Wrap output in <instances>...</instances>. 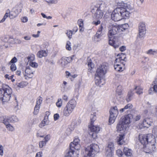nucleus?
Here are the masks:
<instances>
[{
	"label": "nucleus",
	"instance_id": "30",
	"mask_svg": "<svg viewBox=\"0 0 157 157\" xmlns=\"http://www.w3.org/2000/svg\"><path fill=\"white\" fill-rule=\"evenodd\" d=\"M124 134L119 135L117 136V140L119 144L122 145L125 143V142L124 141Z\"/></svg>",
	"mask_w": 157,
	"mask_h": 157
},
{
	"label": "nucleus",
	"instance_id": "39",
	"mask_svg": "<svg viewBox=\"0 0 157 157\" xmlns=\"http://www.w3.org/2000/svg\"><path fill=\"white\" fill-rule=\"evenodd\" d=\"M36 151V150L34 146L31 145L28 146L27 150L28 154H31L33 152Z\"/></svg>",
	"mask_w": 157,
	"mask_h": 157
},
{
	"label": "nucleus",
	"instance_id": "1",
	"mask_svg": "<svg viewBox=\"0 0 157 157\" xmlns=\"http://www.w3.org/2000/svg\"><path fill=\"white\" fill-rule=\"evenodd\" d=\"M12 90L8 85L2 84V88L0 89V100L3 102L9 101L11 97Z\"/></svg>",
	"mask_w": 157,
	"mask_h": 157
},
{
	"label": "nucleus",
	"instance_id": "21",
	"mask_svg": "<svg viewBox=\"0 0 157 157\" xmlns=\"http://www.w3.org/2000/svg\"><path fill=\"white\" fill-rule=\"evenodd\" d=\"M48 50L47 49H41L36 54V56L40 58L43 57H45L48 56Z\"/></svg>",
	"mask_w": 157,
	"mask_h": 157
},
{
	"label": "nucleus",
	"instance_id": "20",
	"mask_svg": "<svg viewBox=\"0 0 157 157\" xmlns=\"http://www.w3.org/2000/svg\"><path fill=\"white\" fill-rule=\"evenodd\" d=\"M127 127L126 125H125L120 121L119 124L117 125V128L118 131L123 133L125 131Z\"/></svg>",
	"mask_w": 157,
	"mask_h": 157
},
{
	"label": "nucleus",
	"instance_id": "9",
	"mask_svg": "<svg viewBox=\"0 0 157 157\" xmlns=\"http://www.w3.org/2000/svg\"><path fill=\"white\" fill-rule=\"evenodd\" d=\"M152 123V120L151 118H146L143 120L142 123L139 124L137 128L139 129H142L144 127L148 128L151 125Z\"/></svg>",
	"mask_w": 157,
	"mask_h": 157
},
{
	"label": "nucleus",
	"instance_id": "31",
	"mask_svg": "<svg viewBox=\"0 0 157 157\" xmlns=\"http://www.w3.org/2000/svg\"><path fill=\"white\" fill-rule=\"evenodd\" d=\"M22 9V5L21 4H17L13 9V10L14 13L17 14L18 15L21 12Z\"/></svg>",
	"mask_w": 157,
	"mask_h": 157
},
{
	"label": "nucleus",
	"instance_id": "61",
	"mask_svg": "<svg viewBox=\"0 0 157 157\" xmlns=\"http://www.w3.org/2000/svg\"><path fill=\"white\" fill-rule=\"evenodd\" d=\"M124 109H132L133 107L132 105L130 103H129L126 105L124 106Z\"/></svg>",
	"mask_w": 157,
	"mask_h": 157
},
{
	"label": "nucleus",
	"instance_id": "59",
	"mask_svg": "<svg viewBox=\"0 0 157 157\" xmlns=\"http://www.w3.org/2000/svg\"><path fill=\"white\" fill-rule=\"evenodd\" d=\"M77 23L79 28L83 26V21L82 19H79Z\"/></svg>",
	"mask_w": 157,
	"mask_h": 157
},
{
	"label": "nucleus",
	"instance_id": "41",
	"mask_svg": "<svg viewBox=\"0 0 157 157\" xmlns=\"http://www.w3.org/2000/svg\"><path fill=\"white\" fill-rule=\"evenodd\" d=\"M122 90L123 88L122 86H118L116 90L117 94L119 96H122L123 94Z\"/></svg>",
	"mask_w": 157,
	"mask_h": 157
},
{
	"label": "nucleus",
	"instance_id": "24",
	"mask_svg": "<svg viewBox=\"0 0 157 157\" xmlns=\"http://www.w3.org/2000/svg\"><path fill=\"white\" fill-rule=\"evenodd\" d=\"M126 8L121 9L119 8L120 10V13L122 19L125 18L126 17H128L129 16V12L126 10Z\"/></svg>",
	"mask_w": 157,
	"mask_h": 157
},
{
	"label": "nucleus",
	"instance_id": "57",
	"mask_svg": "<svg viewBox=\"0 0 157 157\" xmlns=\"http://www.w3.org/2000/svg\"><path fill=\"white\" fill-rule=\"evenodd\" d=\"M116 154L119 157H123L124 155L122 153V151L120 149H118L117 150Z\"/></svg>",
	"mask_w": 157,
	"mask_h": 157
},
{
	"label": "nucleus",
	"instance_id": "4",
	"mask_svg": "<svg viewBox=\"0 0 157 157\" xmlns=\"http://www.w3.org/2000/svg\"><path fill=\"white\" fill-rule=\"evenodd\" d=\"M119 26L116 24H110L108 28V36L109 38H112L116 34L120 32Z\"/></svg>",
	"mask_w": 157,
	"mask_h": 157
},
{
	"label": "nucleus",
	"instance_id": "37",
	"mask_svg": "<svg viewBox=\"0 0 157 157\" xmlns=\"http://www.w3.org/2000/svg\"><path fill=\"white\" fill-rule=\"evenodd\" d=\"M147 135V144L148 143L151 144V143L152 141L154 142V136H153L151 134H148Z\"/></svg>",
	"mask_w": 157,
	"mask_h": 157
},
{
	"label": "nucleus",
	"instance_id": "51",
	"mask_svg": "<svg viewBox=\"0 0 157 157\" xmlns=\"http://www.w3.org/2000/svg\"><path fill=\"white\" fill-rule=\"evenodd\" d=\"M147 54L149 55H155L157 54V50H154L151 49L147 51Z\"/></svg>",
	"mask_w": 157,
	"mask_h": 157
},
{
	"label": "nucleus",
	"instance_id": "25",
	"mask_svg": "<svg viewBox=\"0 0 157 157\" xmlns=\"http://www.w3.org/2000/svg\"><path fill=\"white\" fill-rule=\"evenodd\" d=\"M49 123L50 121L48 120V116H46L44 117V119L41 123L39 124V127L42 128L45 126L49 125Z\"/></svg>",
	"mask_w": 157,
	"mask_h": 157
},
{
	"label": "nucleus",
	"instance_id": "64",
	"mask_svg": "<svg viewBox=\"0 0 157 157\" xmlns=\"http://www.w3.org/2000/svg\"><path fill=\"white\" fill-rule=\"evenodd\" d=\"M91 60L90 59L88 60V65L89 67L92 68L94 66L93 64L91 63Z\"/></svg>",
	"mask_w": 157,
	"mask_h": 157
},
{
	"label": "nucleus",
	"instance_id": "11",
	"mask_svg": "<svg viewBox=\"0 0 157 157\" xmlns=\"http://www.w3.org/2000/svg\"><path fill=\"white\" fill-rule=\"evenodd\" d=\"M132 115L131 114H129L127 115L122 117L120 121L128 126V124L132 121Z\"/></svg>",
	"mask_w": 157,
	"mask_h": 157
},
{
	"label": "nucleus",
	"instance_id": "50",
	"mask_svg": "<svg viewBox=\"0 0 157 157\" xmlns=\"http://www.w3.org/2000/svg\"><path fill=\"white\" fill-rule=\"evenodd\" d=\"M135 89L137 90L136 92L137 94H140L143 93V89L140 87H136Z\"/></svg>",
	"mask_w": 157,
	"mask_h": 157
},
{
	"label": "nucleus",
	"instance_id": "52",
	"mask_svg": "<svg viewBox=\"0 0 157 157\" xmlns=\"http://www.w3.org/2000/svg\"><path fill=\"white\" fill-rule=\"evenodd\" d=\"M43 101V98L41 97H39L37 99L36 104V105L40 106V105L42 103Z\"/></svg>",
	"mask_w": 157,
	"mask_h": 157
},
{
	"label": "nucleus",
	"instance_id": "60",
	"mask_svg": "<svg viewBox=\"0 0 157 157\" xmlns=\"http://www.w3.org/2000/svg\"><path fill=\"white\" fill-rule=\"evenodd\" d=\"M16 67L15 64L12 63L11 65L10 69L11 71H14L16 70Z\"/></svg>",
	"mask_w": 157,
	"mask_h": 157
},
{
	"label": "nucleus",
	"instance_id": "14",
	"mask_svg": "<svg viewBox=\"0 0 157 157\" xmlns=\"http://www.w3.org/2000/svg\"><path fill=\"white\" fill-rule=\"evenodd\" d=\"M117 8H120L121 9L127 8L130 10H132V8L130 2L125 3L123 1H119L117 3Z\"/></svg>",
	"mask_w": 157,
	"mask_h": 157
},
{
	"label": "nucleus",
	"instance_id": "43",
	"mask_svg": "<svg viewBox=\"0 0 157 157\" xmlns=\"http://www.w3.org/2000/svg\"><path fill=\"white\" fill-rule=\"evenodd\" d=\"M7 12L9 13V17L11 19H13L15 18L18 15L17 14L14 13L13 10L10 12L9 11H7Z\"/></svg>",
	"mask_w": 157,
	"mask_h": 157
},
{
	"label": "nucleus",
	"instance_id": "7",
	"mask_svg": "<svg viewBox=\"0 0 157 157\" xmlns=\"http://www.w3.org/2000/svg\"><path fill=\"white\" fill-rule=\"evenodd\" d=\"M34 71H35L33 69H32L29 66H27L26 67L24 74L25 79L28 80L33 78L34 76Z\"/></svg>",
	"mask_w": 157,
	"mask_h": 157
},
{
	"label": "nucleus",
	"instance_id": "13",
	"mask_svg": "<svg viewBox=\"0 0 157 157\" xmlns=\"http://www.w3.org/2000/svg\"><path fill=\"white\" fill-rule=\"evenodd\" d=\"M70 146L71 148H73L76 150H79L81 146L79 139L78 137L75 138L73 142L70 143Z\"/></svg>",
	"mask_w": 157,
	"mask_h": 157
},
{
	"label": "nucleus",
	"instance_id": "8",
	"mask_svg": "<svg viewBox=\"0 0 157 157\" xmlns=\"http://www.w3.org/2000/svg\"><path fill=\"white\" fill-rule=\"evenodd\" d=\"M119 8H116L113 11L111 15L112 19L115 21H118L122 19Z\"/></svg>",
	"mask_w": 157,
	"mask_h": 157
},
{
	"label": "nucleus",
	"instance_id": "12",
	"mask_svg": "<svg viewBox=\"0 0 157 157\" xmlns=\"http://www.w3.org/2000/svg\"><path fill=\"white\" fill-rule=\"evenodd\" d=\"M139 36L140 38L143 37L146 33V29L145 23L140 22L139 24Z\"/></svg>",
	"mask_w": 157,
	"mask_h": 157
},
{
	"label": "nucleus",
	"instance_id": "35",
	"mask_svg": "<svg viewBox=\"0 0 157 157\" xmlns=\"http://www.w3.org/2000/svg\"><path fill=\"white\" fill-rule=\"evenodd\" d=\"M109 44L113 46L116 48H117L119 46V44L115 42L114 39H111V38H109Z\"/></svg>",
	"mask_w": 157,
	"mask_h": 157
},
{
	"label": "nucleus",
	"instance_id": "63",
	"mask_svg": "<svg viewBox=\"0 0 157 157\" xmlns=\"http://www.w3.org/2000/svg\"><path fill=\"white\" fill-rule=\"evenodd\" d=\"M17 58L14 57L10 61L9 63V64H10L11 63H16L17 62Z\"/></svg>",
	"mask_w": 157,
	"mask_h": 157
},
{
	"label": "nucleus",
	"instance_id": "44",
	"mask_svg": "<svg viewBox=\"0 0 157 157\" xmlns=\"http://www.w3.org/2000/svg\"><path fill=\"white\" fill-rule=\"evenodd\" d=\"M29 64L30 67H31L34 68H36L38 67V64L37 63L33 61H30L29 62Z\"/></svg>",
	"mask_w": 157,
	"mask_h": 157
},
{
	"label": "nucleus",
	"instance_id": "29",
	"mask_svg": "<svg viewBox=\"0 0 157 157\" xmlns=\"http://www.w3.org/2000/svg\"><path fill=\"white\" fill-rule=\"evenodd\" d=\"M147 135L140 134L139 135V140L143 145L147 144Z\"/></svg>",
	"mask_w": 157,
	"mask_h": 157
},
{
	"label": "nucleus",
	"instance_id": "3",
	"mask_svg": "<svg viewBox=\"0 0 157 157\" xmlns=\"http://www.w3.org/2000/svg\"><path fill=\"white\" fill-rule=\"evenodd\" d=\"M98 146L95 144H92L85 148L86 156L84 157H93L95 154L98 151Z\"/></svg>",
	"mask_w": 157,
	"mask_h": 157
},
{
	"label": "nucleus",
	"instance_id": "10",
	"mask_svg": "<svg viewBox=\"0 0 157 157\" xmlns=\"http://www.w3.org/2000/svg\"><path fill=\"white\" fill-rule=\"evenodd\" d=\"M89 128H90V130L91 132H93L95 133L91 134L90 135L91 136V137L94 139H95L97 136V133H98L100 130V128L98 126H94L93 125V124H90L89 126Z\"/></svg>",
	"mask_w": 157,
	"mask_h": 157
},
{
	"label": "nucleus",
	"instance_id": "42",
	"mask_svg": "<svg viewBox=\"0 0 157 157\" xmlns=\"http://www.w3.org/2000/svg\"><path fill=\"white\" fill-rule=\"evenodd\" d=\"M5 126L7 130L9 131L12 132L15 130L14 127L10 124V123L7 124Z\"/></svg>",
	"mask_w": 157,
	"mask_h": 157
},
{
	"label": "nucleus",
	"instance_id": "18",
	"mask_svg": "<svg viewBox=\"0 0 157 157\" xmlns=\"http://www.w3.org/2000/svg\"><path fill=\"white\" fill-rule=\"evenodd\" d=\"M51 136L50 135H47L44 137L43 140L39 142V146L40 148H42L45 146L47 143L50 140Z\"/></svg>",
	"mask_w": 157,
	"mask_h": 157
},
{
	"label": "nucleus",
	"instance_id": "62",
	"mask_svg": "<svg viewBox=\"0 0 157 157\" xmlns=\"http://www.w3.org/2000/svg\"><path fill=\"white\" fill-rule=\"evenodd\" d=\"M4 147L1 145H0V155L3 156L4 154Z\"/></svg>",
	"mask_w": 157,
	"mask_h": 157
},
{
	"label": "nucleus",
	"instance_id": "48",
	"mask_svg": "<svg viewBox=\"0 0 157 157\" xmlns=\"http://www.w3.org/2000/svg\"><path fill=\"white\" fill-rule=\"evenodd\" d=\"M71 43L70 41L68 40L66 41L65 48L68 51H71Z\"/></svg>",
	"mask_w": 157,
	"mask_h": 157
},
{
	"label": "nucleus",
	"instance_id": "19",
	"mask_svg": "<svg viewBox=\"0 0 157 157\" xmlns=\"http://www.w3.org/2000/svg\"><path fill=\"white\" fill-rule=\"evenodd\" d=\"M91 12L93 13H94V17L96 19H99L102 18L103 13L102 11L99 9L97 8L96 10V12H94V9H93Z\"/></svg>",
	"mask_w": 157,
	"mask_h": 157
},
{
	"label": "nucleus",
	"instance_id": "28",
	"mask_svg": "<svg viewBox=\"0 0 157 157\" xmlns=\"http://www.w3.org/2000/svg\"><path fill=\"white\" fill-rule=\"evenodd\" d=\"M104 78H100L98 76H95V83L96 85L101 86L105 83V81L103 79Z\"/></svg>",
	"mask_w": 157,
	"mask_h": 157
},
{
	"label": "nucleus",
	"instance_id": "17",
	"mask_svg": "<svg viewBox=\"0 0 157 157\" xmlns=\"http://www.w3.org/2000/svg\"><path fill=\"white\" fill-rule=\"evenodd\" d=\"M155 146L154 144L148 143L145 145L144 151L147 153H151L155 149Z\"/></svg>",
	"mask_w": 157,
	"mask_h": 157
},
{
	"label": "nucleus",
	"instance_id": "15",
	"mask_svg": "<svg viewBox=\"0 0 157 157\" xmlns=\"http://www.w3.org/2000/svg\"><path fill=\"white\" fill-rule=\"evenodd\" d=\"M114 150V144L113 142H109L107 146L105 148L106 154L108 155L111 157Z\"/></svg>",
	"mask_w": 157,
	"mask_h": 157
},
{
	"label": "nucleus",
	"instance_id": "34",
	"mask_svg": "<svg viewBox=\"0 0 157 157\" xmlns=\"http://www.w3.org/2000/svg\"><path fill=\"white\" fill-rule=\"evenodd\" d=\"M8 116H2L0 117V122L3 123L5 125L9 123Z\"/></svg>",
	"mask_w": 157,
	"mask_h": 157
},
{
	"label": "nucleus",
	"instance_id": "33",
	"mask_svg": "<svg viewBox=\"0 0 157 157\" xmlns=\"http://www.w3.org/2000/svg\"><path fill=\"white\" fill-rule=\"evenodd\" d=\"M9 123H15L18 122L19 121L18 118L15 115L8 116Z\"/></svg>",
	"mask_w": 157,
	"mask_h": 157
},
{
	"label": "nucleus",
	"instance_id": "56",
	"mask_svg": "<svg viewBox=\"0 0 157 157\" xmlns=\"http://www.w3.org/2000/svg\"><path fill=\"white\" fill-rule=\"evenodd\" d=\"M9 15V13L7 12L5 14L3 18L0 21V23H3L4 22L6 19L8 17Z\"/></svg>",
	"mask_w": 157,
	"mask_h": 157
},
{
	"label": "nucleus",
	"instance_id": "6",
	"mask_svg": "<svg viewBox=\"0 0 157 157\" xmlns=\"http://www.w3.org/2000/svg\"><path fill=\"white\" fill-rule=\"evenodd\" d=\"M109 113L110 116L109 119V123L110 124H111L114 123L118 114V111L117 107L115 106L111 108L110 109Z\"/></svg>",
	"mask_w": 157,
	"mask_h": 157
},
{
	"label": "nucleus",
	"instance_id": "45",
	"mask_svg": "<svg viewBox=\"0 0 157 157\" xmlns=\"http://www.w3.org/2000/svg\"><path fill=\"white\" fill-rule=\"evenodd\" d=\"M133 116L132 121H137L139 120L141 118V116L139 115H136L135 114H131Z\"/></svg>",
	"mask_w": 157,
	"mask_h": 157
},
{
	"label": "nucleus",
	"instance_id": "36",
	"mask_svg": "<svg viewBox=\"0 0 157 157\" xmlns=\"http://www.w3.org/2000/svg\"><path fill=\"white\" fill-rule=\"evenodd\" d=\"M72 113L67 107L65 106L63 111V115L66 117L69 116Z\"/></svg>",
	"mask_w": 157,
	"mask_h": 157
},
{
	"label": "nucleus",
	"instance_id": "53",
	"mask_svg": "<svg viewBox=\"0 0 157 157\" xmlns=\"http://www.w3.org/2000/svg\"><path fill=\"white\" fill-rule=\"evenodd\" d=\"M40 108V106H39L35 105L34 108V111L33 112L34 115H36L38 113Z\"/></svg>",
	"mask_w": 157,
	"mask_h": 157
},
{
	"label": "nucleus",
	"instance_id": "46",
	"mask_svg": "<svg viewBox=\"0 0 157 157\" xmlns=\"http://www.w3.org/2000/svg\"><path fill=\"white\" fill-rule=\"evenodd\" d=\"M65 34L69 39H71L72 38V35L73 34L72 31L70 30H67Z\"/></svg>",
	"mask_w": 157,
	"mask_h": 157
},
{
	"label": "nucleus",
	"instance_id": "5",
	"mask_svg": "<svg viewBox=\"0 0 157 157\" xmlns=\"http://www.w3.org/2000/svg\"><path fill=\"white\" fill-rule=\"evenodd\" d=\"M108 69L107 64L105 63H103L97 68L95 76L100 78H104L107 72Z\"/></svg>",
	"mask_w": 157,
	"mask_h": 157
},
{
	"label": "nucleus",
	"instance_id": "40",
	"mask_svg": "<svg viewBox=\"0 0 157 157\" xmlns=\"http://www.w3.org/2000/svg\"><path fill=\"white\" fill-rule=\"evenodd\" d=\"M119 26L120 32L125 30L127 29L129 27V25L127 24H122L120 25H119Z\"/></svg>",
	"mask_w": 157,
	"mask_h": 157
},
{
	"label": "nucleus",
	"instance_id": "32",
	"mask_svg": "<svg viewBox=\"0 0 157 157\" xmlns=\"http://www.w3.org/2000/svg\"><path fill=\"white\" fill-rule=\"evenodd\" d=\"M123 154L127 157H131L132 155V151L127 147H124L123 150Z\"/></svg>",
	"mask_w": 157,
	"mask_h": 157
},
{
	"label": "nucleus",
	"instance_id": "49",
	"mask_svg": "<svg viewBox=\"0 0 157 157\" xmlns=\"http://www.w3.org/2000/svg\"><path fill=\"white\" fill-rule=\"evenodd\" d=\"M63 101L62 99L60 98L58 99L56 103V106L58 108H60L62 105Z\"/></svg>",
	"mask_w": 157,
	"mask_h": 157
},
{
	"label": "nucleus",
	"instance_id": "47",
	"mask_svg": "<svg viewBox=\"0 0 157 157\" xmlns=\"http://www.w3.org/2000/svg\"><path fill=\"white\" fill-rule=\"evenodd\" d=\"M90 124H93L94 122L96 120V113H94V114H91L90 116Z\"/></svg>",
	"mask_w": 157,
	"mask_h": 157
},
{
	"label": "nucleus",
	"instance_id": "2",
	"mask_svg": "<svg viewBox=\"0 0 157 157\" xmlns=\"http://www.w3.org/2000/svg\"><path fill=\"white\" fill-rule=\"evenodd\" d=\"M126 58L125 54L121 53L117 55L114 64V69L117 71H122L125 69L124 59Z\"/></svg>",
	"mask_w": 157,
	"mask_h": 157
},
{
	"label": "nucleus",
	"instance_id": "54",
	"mask_svg": "<svg viewBox=\"0 0 157 157\" xmlns=\"http://www.w3.org/2000/svg\"><path fill=\"white\" fill-rule=\"evenodd\" d=\"M98 104L96 102H93L91 104V107L92 110H94L97 109Z\"/></svg>",
	"mask_w": 157,
	"mask_h": 157
},
{
	"label": "nucleus",
	"instance_id": "55",
	"mask_svg": "<svg viewBox=\"0 0 157 157\" xmlns=\"http://www.w3.org/2000/svg\"><path fill=\"white\" fill-rule=\"evenodd\" d=\"M27 59L29 60V62L30 61H33L35 59V55L33 54H32L28 56Z\"/></svg>",
	"mask_w": 157,
	"mask_h": 157
},
{
	"label": "nucleus",
	"instance_id": "16",
	"mask_svg": "<svg viewBox=\"0 0 157 157\" xmlns=\"http://www.w3.org/2000/svg\"><path fill=\"white\" fill-rule=\"evenodd\" d=\"M77 105V102L75 100L72 99L70 100L67 104L66 106L72 113Z\"/></svg>",
	"mask_w": 157,
	"mask_h": 157
},
{
	"label": "nucleus",
	"instance_id": "23",
	"mask_svg": "<svg viewBox=\"0 0 157 157\" xmlns=\"http://www.w3.org/2000/svg\"><path fill=\"white\" fill-rule=\"evenodd\" d=\"M75 149L70 147L69 151L68 152L67 156L70 157H77L79 154V151H77L76 152L74 150Z\"/></svg>",
	"mask_w": 157,
	"mask_h": 157
},
{
	"label": "nucleus",
	"instance_id": "27",
	"mask_svg": "<svg viewBox=\"0 0 157 157\" xmlns=\"http://www.w3.org/2000/svg\"><path fill=\"white\" fill-rule=\"evenodd\" d=\"M98 4L99 6L98 9L102 11L105 10L106 8L108 6V2L103 1H99L98 2Z\"/></svg>",
	"mask_w": 157,
	"mask_h": 157
},
{
	"label": "nucleus",
	"instance_id": "26",
	"mask_svg": "<svg viewBox=\"0 0 157 157\" xmlns=\"http://www.w3.org/2000/svg\"><path fill=\"white\" fill-rule=\"evenodd\" d=\"M28 83L25 81H21L20 82H17L14 86L16 89H19L20 88H23L27 86Z\"/></svg>",
	"mask_w": 157,
	"mask_h": 157
},
{
	"label": "nucleus",
	"instance_id": "22",
	"mask_svg": "<svg viewBox=\"0 0 157 157\" xmlns=\"http://www.w3.org/2000/svg\"><path fill=\"white\" fill-rule=\"evenodd\" d=\"M69 60L70 59L69 58L62 57L59 60L58 63L62 67H64L70 63L69 62Z\"/></svg>",
	"mask_w": 157,
	"mask_h": 157
},
{
	"label": "nucleus",
	"instance_id": "38",
	"mask_svg": "<svg viewBox=\"0 0 157 157\" xmlns=\"http://www.w3.org/2000/svg\"><path fill=\"white\" fill-rule=\"evenodd\" d=\"M102 35V34L97 33L93 39V40L95 42L99 41L101 40V37Z\"/></svg>",
	"mask_w": 157,
	"mask_h": 157
},
{
	"label": "nucleus",
	"instance_id": "58",
	"mask_svg": "<svg viewBox=\"0 0 157 157\" xmlns=\"http://www.w3.org/2000/svg\"><path fill=\"white\" fill-rule=\"evenodd\" d=\"M46 2L49 4H56L58 3L57 0H49L46 1Z\"/></svg>",
	"mask_w": 157,
	"mask_h": 157
}]
</instances>
